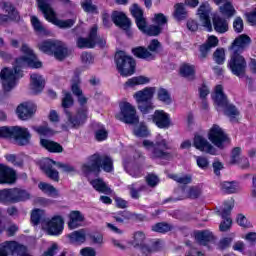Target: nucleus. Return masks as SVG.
I'll list each match as a JSON object with an SVG mask.
<instances>
[{
  "label": "nucleus",
  "mask_w": 256,
  "mask_h": 256,
  "mask_svg": "<svg viewBox=\"0 0 256 256\" xmlns=\"http://www.w3.org/2000/svg\"><path fill=\"white\" fill-rule=\"evenodd\" d=\"M197 165L203 170H207L210 166L209 159L206 156H197L196 157Z\"/></svg>",
  "instance_id": "obj_63"
},
{
  "label": "nucleus",
  "mask_w": 256,
  "mask_h": 256,
  "mask_svg": "<svg viewBox=\"0 0 256 256\" xmlns=\"http://www.w3.org/2000/svg\"><path fill=\"white\" fill-rule=\"evenodd\" d=\"M152 122L159 128V129H169L171 127V119L168 113L165 111H155L152 115Z\"/></svg>",
  "instance_id": "obj_22"
},
{
  "label": "nucleus",
  "mask_w": 256,
  "mask_h": 256,
  "mask_svg": "<svg viewBox=\"0 0 256 256\" xmlns=\"http://www.w3.org/2000/svg\"><path fill=\"white\" fill-rule=\"evenodd\" d=\"M251 41L252 39L251 37H249V35H239L238 37H236V39H234L232 45L230 46V49H235L236 51L241 52L246 49L248 45H250Z\"/></svg>",
  "instance_id": "obj_27"
},
{
  "label": "nucleus",
  "mask_w": 256,
  "mask_h": 256,
  "mask_svg": "<svg viewBox=\"0 0 256 256\" xmlns=\"http://www.w3.org/2000/svg\"><path fill=\"white\" fill-rule=\"evenodd\" d=\"M31 23L37 33H45L46 28L44 27V25H42V22L40 21V19H38L36 15L31 16Z\"/></svg>",
  "instance_id": "obj_56"
},
{
  "label": "nucleus",
  "mask_w": 256,
  "mask_h": 256,
  "mask_svg": "<svg viewBox=\"0 0 256 256\" xmlns=\"http://www.w3.org/2000/svg\"><path fill=\"white\" fill-rule=\"evenodd\" d=\"M31 221L35 226H38V224H46L47 216L44 210H41L40 208L33 210L31 213Z\"/></svg>",
  "instance_id": "obj_36"
},
{
  "label": "nucleus",
  "mask_w": 256,
  "mask_h": 256,
  "mask_svg": "<svg viewBox=\"0 0 256 256\" xmlns=\"http://www.w3.org/2000/svg\"><path fill=\"white\" fill-rule=\"evenodd\" d=\"M210 7L208 3H202L200 7H198V15L200 17V21H202V25L208 29V31H212V23L210 19Z\"/></svg>",
  "instance_id": "obj_23"
},
{
  "label": "nucleus",
  "mask_w": 256,
  "mask_h": 256,
  "mask_svg": "<svg viewBox=\"0 0 256 256\" xmlns=\"http://www.w3.org/2000/svg\"><path fill=\"white\" fill-rule=\"evenodd\" d=\"M32 129L38 135H43V137H50V135H54L53 129H50L48 125H41L40 127H32Z\"/></svg>",
  "instance_id": "obj_51"
},
{
  "label": "nucleus",
  "mask_w": 256,
  "mask_h": 256,
  "mask_svg": "<svg viewBox=\"0 0 256 256\" xmlns=\"http://www.w3.org/2000/svg\"><path fill=\"white\" fill-rule=\"evenodd\" d=\"M213 25L215 31H217L218 33H226V31H228L229 29V23L227 19H224L220 15H214Z\"/></svg>",
  "instance_id": "obj_33"
},
{
  "label": "nucleus",
  "mask_w": 256,
  "mask_h": 256,
  "mask_svg": "<svg viewBox=\"0 0 256 256\" xmlns=\"http://www.w3.org/2000/svg\"><path fill=\"white\" fill-rule=\"evenodd\" d=\"M145 240H146V234L144 232L142 231L134 232L130 244H132L134 248H139L142 252L143 242H145Z\"/></svg>",
  "instance_id": "obj_40"
},
{
  "label": "nucleus",
  "mask_w": 256,
  "mask_h": 256,
  "mask_svg": "<svg viewBox=\"0 0 256 256\" xmlns=\"http://www.w3.org/2000/svg\"><path fill=\"white\" fill-rule=\"evenodd\" d=\"M101 167L105 172H112L113 159L110 156H101V154L95 153L89 156L88 161L82 164V172L89 176L92 172L99 174Z\"/></svg>",
  "instance_id": "obj_2"
},
{
  "label": "nucleus",
  "mask_w": 256,
  "mask_h": 256,
  "mask_svg": "<svg viewBox=\"0 0 256 256\" xmlns=\"http://www.w3.org/2000/svg\"><path fill=\"white\" fill-rule=\"evenodd\" d=\"M161 31H163V27H158L157 25H150L147 27L146 21L144 33H147V35H159Z\"/></svg>",
  "instance_id": "obj_61"
},
{
  "label": "nucleus",
  "mask_w": 256,
  "mask_h": 256,
  "mask_svg": "<svg viewBox=\"0 0 256 256\" xmlns=\"http://www.w3.org/2000/svg\"><path fill=\"white\" fill-rule=\"evenodd\" d=\"M241 150V146H235L232 148L228 164L233 165L241 162Z\"/></svg>",
  "instance_id": "obj_45"
},
{
  "label": "nucleus",
  "mask_w": 256,
  "mask_h": 256,
  "mask_svg": "<svg viewBox=\"0 0 256 256\" xmlns=\"http://www.w3.org/2000/svg\"><path fill=\"white\" fill-rule=\"evenodd\" d=\"M39 49L44 53L55 54V41H43V43L39 44Z\"/></svg>",
  "instance_id": "obj_54"
},
{
  "label": "nucleus",
  "mask_w": 256,
  "mask_h": 256,
  "mask_svg": "<svg viewBox=\"0 0 256 256\" xmlns=\"http://www.w3.org/2000/svg\"><path fill=\"white\" fill-rule=\"evenodd\" d=\"M215 105H217V110L223 109L224 115L228 117L231 123H238L239 117L241 115L239 109L235 105L228 103V99L223 91L222 85H216L215 93L212 96Z\"/></svg>",
  "instance_id": "obj_3"
},
{
  "label": "nucleus",
  "mask_w": 256,
  "mask_h": 256,
  "mask_svg": "<svg viewBox=\"0 0 256 256\" xmlns=\"http://www.w3.org/2000/svg\"><path fill=\"white\" fill-rule=\"evenodd\" d=\"M235 206V200L231 198L230 200H227L225 202V207L222 210V212H218V214H221L222 218H230L231 211L233 210Z\"/></svg>",
  "instance_id": "obj_47"
},
{
  "label": "nucleus",
  "mask_w": 256,
  "mask_h": 256,
  "mask_svg": "<svg viewBox=\"0 0 256 256\" xmlns=\"http://www.w3.org/2000/svg\"><path fill=\"white\" fill-rule=\"evenodd\" d=\"M146 182L148 186L155 188V186H157V184L159 183V178L156 174H148L146 176Z\"/></svg>",
  "instance_id": "obj_64"
},
{
  "label": "nucleus",
  "mask_w": 256,
  "mask_h": 256,
  "mask_svg": "<svg viewBox=\"0 0 256 256\" xmlns=\"http://www.w3.org/2000/svg\"><path fill=\"white\" fill-rule=\"evenodd\" d=\"M208 139L214 145V148L218 147L224 149L227 143H230L228 134L219 125H213L208 132Z\"/></svg>",
  "instance_id": "obj_14"
},
{
  "label": "nucleus",
  "mask_w": 256,
  "mask_h": 256,
  "mask_svg": "<svg viewBox=\"0 0 256 256\" xmlns=\"http://www.w3.org/2000/svg\"><path fill=\"white\" fill-rule=\"evenodd\" d=\"M213 57H214V61L218 65H222L225 61V49L223 48L216 49V51H214Z\"/></svg>",
  "instance_id": "obj_57"
},
{
  "label": "nucleus",
  "mask_w": 256,
  "mask_h": 256,
  "mask_svg": "<svg viewBox=\"0 0 256 256\" xmlns=\"http://www.w3.org/2000/svg\"><path fill=\"white\" fill-rule=\"evenodd\" d=\"M111 19L115 25L121 27V29H124L127 33H129L131 20L129 17H127L126 13H123V11H113Z\"/></svg>",
  "instance_id": "obj_21"
},
{
  "label": "nucleus",
  "mask_w": 256,
  "mask_h": 256,
  "mask_svg": "<svg viewBox=\"0 0 256 256\" xmlns=\"http://www.w3.org/2000/svg\"><path fill=\"white\" fill-rule=\"evenodd\" d=\"M150 79L149 77H145L144 75H139L138 77H132L131 79H128L124 83V89H129L136 87L137 85H145L146 83H149Z\"/></svg>",
  "instance_id": "obj_34"
},
{
  "label": "nucleus",
  "mask_w": 256,
  "mask_h": 256,
  "mask_svg": "<svg viewBox=\"0 0 256 256\" xmlns=\"http://www.w3.org/2000/svg\"><path fill=\"white\" fill-rule=\"evenodd\" d=\"M220 11L223 15H225V17H233V15H235L236 11H235V7H233V4L231 2H229V0H227L224 5L220 6Z\"/></svg>",
  "instance_id": "obj_46"
},
{
  "label": "nucleus",
  "mask_w": 256,
  "mask_h": 256,
  "mask_svg": "<svg viewBox=\"0 0 256 256\" xmlns=\"http://www.w3.org/2000/svg\"><path fill=\"white\" fill-rule=\"evenodd\" d=\"M157 97L159 101L165 103L166 105H170L172 103L171 95L167 89H158Z\"/></svg>",
  "instance_id": "obj_49"
},
{
  "label": "nucleus",
  "mask_w": 256,
  "mask_h": 256,
  "mask_svg": "<svg viewBox=\"0 0 256 256\" xmlns=\"http://www.w3.org/2000/svg\"><path fill=\"white\" fill-rule=\"evenodd\" d=\"M5 157H6V160H8V162H12L14 166L23 167V164H24L23 158H18L16 154H6Z\"/></svg>",
  "instance_id": "obj_60"
},
{
  "label": "nucleus",
  "mask_w": 256,
  "mask_h": 256,
  "mask_svg": "<svg viewBox=\"0 0 256 256\" xmlns=\"http://www.w3.org/2000/svg\"><path fill=\"white\" fill-rule=\"evenodd\" d=\"M233 50L228 67L233 75L237 77H245L247 71V61L243 55H240L239 51Z\"/></svg>",
  "instance_id": "obj_12"
},
{
  "label": "nucleus",
  "mask_w": 256,
  "mask_h": 256,
  "mask_svg": "<svg viewBox=\"0 0 256 256\" xmlns=\"http://www.w3.org/2000/svg\"><path fill=\"white\" fill-rule=\"evenodd\" d=\"M194 238L201 246H207L209 242L214 240V236L210 230H200L194 233Z\"/></svg>",
  "instance_id": "obj_29"
},
{
  "label": "nucleus",
  "mask_w": 256,
  "mask_h": 256,
  "mask_svg": "<svg viewBox=\"0 0 256 256\" xmlns=\"http://www.w3.org/2000/svg\"><path fill=\"white\" fill-rule=\"evenodd\" d=\"M142 145L146 150H150L152 158H170L171 146L167 140V138H163L161 134H158L155 140H149V138H145L142 142Z\"/></svg>",
  "instance_id": "obj_4"
},
{
  "label": "nucleus",
  "mask_w": 256,
  "mask_h": 256,
  "mask_svg": "<svg viewBox=\"0 0 256 256\" xmlns=\"http://www.w3.org/2000/svg\"><path fill=\"white\" fill-rule=\"evenodd\" d=\"M134 135H136V137H149L150 132L146 125L141 124L134 129Z\"/></svg>",
  "instance_id": "obj_58"
},
{
  "label": "nucleus",
  "mask_w": 256,
  "mask_h": 256,
  "mask_svg": "<svg viewBox=\"0 0 256 256\" xmlns=\"http://www.w3.org/2000/svg\"><path fill=\"white\" fill-rule=\"evenodd\" d=\"M174 7V17L177 19V21H182L188 17V11L184 3H176Z\"/></svg>",
  "instance_id": "obj_41"
},
{
  "label": "nucleus",
  "mask_w": 256,
  "mask_h": 256,
  "mask_svg": "<svg viewBox=\"0 0 256 256\" xmlns=\"http://www.w3.org/2000/svg\"><path fill=\"white\" fill-rule=\"evenodd\" d=\"M46 81L42 75L32 73L30 87L31 91L35 94L41 93L45 89Z\"/></svg>",
  "instance_id": "obj_25"
},
{
  "label": "nucleus",
  "mask_w": 256,
  "mask_h": 256,
  "mask_svg": "<svg viewBox=\"0 0 256 256\" xmlns=\"http://www.w3.org/2000/svg\"><path fill=\"white\" fill-rule=\"evenodd\" d=\"M21 51L24 53V56L16 59L14 68L9 69V67H4L0 73L4 91L9 92L16 87L17 80L20 79V77H23L21 67H26L27 65L28 67H33L35 69H40L42 67L41 61H38L33 49H30L27 43L22 44Z\"/></svg>",
  "instance_id": "obj_1"
},
{
  "label": "nucleus",
  "mask_w": 256,
  "mask_h": 256,
  "mask_svg": "<svg viewBox=\"0 0 256 256\" xmlns=\"http://www.w3.org/2000/svg\"><path fill=\"white\" fill-rule=\"evenodd\" d=\"M193 146L198 148V150H202V152L217 154V148H215V146H213L205 136H201V134H196V136H194Z\"/></svg>",
  "instance_id": "obj_19"
},
{
  "label": "nucleus",
  "mask_w": 256,
  "mask_h": 256,
  "mask_svg": "<svg viewBox=\"0 0 256 256\" xmlns=\"http://www.w3.org/2000/svg\"><path fill=\"white\" fill-rule=\"evenodd\" d=\"M156 93V87H146L142 89V91H137L134 93V99H136L138 104V109L144 115L153 111L154 105L152 103V99Z\"/></svg>",
  "instance_id": "obj_7"
},
{
  "label": "nucleus",
  "mask_w": 256,
  "mask_h": 256,
  "mask_svg": "<svg viewBox=\"0 0 256 256\" xmlns=\"http://www.w3.org/2000/svg\"><path fill=\"white\" fill-rule=\"evenodd\" d=\"M68 238L72 244H83L86 242V230H75L68 235Z\"/></svg>",
  "instance_id": "obj_37"
},
{
  "label": "nucleus",
  "mask_w": 256,
  "mask_h": 256,
  "mask_svg": "<svg viewBox=\"0 0 256 256\" xmlns=\"http://www.w3.org/2000/svg\"><path fill=\"white\" fill-rule=\"evenodd\" d=\"M4 9L8 13V19H12V20L19 19V17H20L19 11H17V9L14 7L13 3L5 2Z\"/></svg>",
  "instance_id": "obj_44"
},
{
  "label": "nucleus",
  "mask_w": 256,
  "mask_h": 256,
  "mask_svg": "<svg viewBox=\"0 0 256 256\" xmlns=\"http://www.w3.org/2000/svg\"><path fill=\"white\" fill-rule=\"evenodd\" d=\"M113 218L116 220V222H119L121 224H123L125 220H132L133 218H135L136 220H143V216H141V214H133L128 210H123L121 212H118V214H114Z\"/></svg>",
  "instance_id": "obj_31"
},
{
  "label": "nucleus",
  "mask_w": 256,
  "mask_h": 256,
  "mask_svg": "<svg viewBox=\"0 0 256 256\" xmlns=\"http://www.w3.org/2000/svg\"><path fill=\"white\" fill-rule=\"evenodd\" d=\"M120 113L116 115V118L128 125H135L139 123V117L137 115L136 108L131 103H120Z\"/></svg>",
  "instance_id": "obj_13"
},
{
  "label": "nucleus",
  "mask_w": 256,
  "mask_h": 256,
  "mask_svg": "<svg viewBox=\"0 0 256 256\" xmlns=\"http://www.w3.org/2000/svg\"><path fill=\"white\" fill-rule=\"evenodd\" d=\"M62 3H71L70 0H60ZM37 4L39 9L44 14V17L48 20L54 23V25H57L61 29H68L69 27H72L75 23L74 19H59L57 17V13L55 9H53L51 3H49V0H37Z\"/></svg>",
  "instance_id": "obj_5"
},
{
  "label": "nucleus",
  "mask_w": 256,
  "mask_h": 256,
  "mask_svg": "<svg viewBox=\"0 0 256 256\" xmlns=\"http://www.w3.org/2000/svg\"><path fill=\"white\" fill-rule=\"evenodd\" d=\"M115 62L117 70L122 77H130L134 75L136 69V61L130 57L125 51H118L115 54Z\"/></svg>",
  "instance_id": "obj_9"
},
{
  "label": "nucleus",
  "mask_w": 256,
  "mask_h": 256,
  "mask_svg": "<svg viewBox=\"0 0 256 256\" xmlns=\"http://www.w3.org/2000/svg\"><path fill=\"white\" fill-rule=\"evenodd\" d=\"M202 194V188L200 186H189L186 190L187 198L196 199Z\"/></svg>",
  "instance_id": "obj_52"
},
{
  "label": "nucleus",
  "mask_w": 256,
  "mask_h": 256,
  "mask_svg": "<svg viewBox=\"0 0 256 256\" xmlns=\"http://www.w3.org/2000/svg\"><path fill=\"white\" fill-rule=\"evenodd\" d=\"M145 186H141L140 188H136V184H129L128 190H130V196L132 198L138 200L140 198L141 190H144Z\"/></svg>",
  "instance_id": "obj_59"
},
{
  "label": "nucleus",
  "mask_w": 256,
  "mask_h": 256,
  "mask_svg": "<svg viewBox=\"0 0 256 256\" xmlns=\"http://www.w3.org/2000/svg\"><path fill=\"white\" fill-rule=\"evenodd\" d=\"M40 145L41 147L46 148L49 152H63L64 150L62 144L55 142V140H49V138H41Z\"/></svg>",
  "instance_id": "obj_30"
},
{
  "label": "nucleus",
  "mask_w": 256,
  "mask_h": 256,
  "mask_svg": "<svg viewBox=\"0 0 256 256\" xmlns=\"http://www.w3.org/2000/svg\"><path fill=\"white\" fill-rule=\"evenodd\" d=\"M124 169L133 178H138L139 176L142 175V172H143L142 166L140 164H136L135 162H133L129 158H126L124 160Z\"/></svg>",
  "instance_id": "obj_26"
},
{
  "label": "nucleus",
  "mask_w": 256,
  "mask_h": 256,
  "mask_svg": "<svg viewBox=\"0 0 256 256\" xmlns=\"http://www.w3.org/2000/svg\"><path fill=\"white\" fill-rule=\"evenodd\" d=\"M68 226L71 230H75L80 226V222H84L85 218L79 210H73L69 215Z\"/></svg>",
  "instance_id": "obj_32"
},
{
  "label": "nucleus",
  "mask_w": 256,
  "mask_h": 256,
  "mask_svg": "<svg viewBox=\"0 0 256 256\" xmlns=\"http://www.w3.org/2000/svg\"><path fill=\"white\" fill-rule=\"evenodd\" d=\"M180 75L182 77H185L189 81H194V79L196 77L194 65H189L188 63H185V64L181 65Z\"/></svg>",
  "instance_id": "obj_38"
},
{
  "label": "nucleus",
  "mask_w": 256,
  "mask_h": 256,
  "mask_svg": "<svg viewBox=\"0 0 256 256\" xmlns=\"http://www.w3.org/2000/svg\"><path fill=\"white\" fill-rule=\"evenodd\" d=\"M74 105V99L71 93H65V96L62 99V107L65 110V115H67V111H69V107Z\"/></svg>",
  "instance_id": "obj_55"
},
{
  "label": "nucleus",
  "mask_w": 256,
  "mask_h": 256,
  "mask_svg": "<svg viewBox=\"0 0 256 256\" xmlns=\"http://www.w3.org/2000/svg\"><path fill=\"white\" fill-rule=\"evenodd\" d=\"M27 248L18 242H9V254H17L18 256H27Z\"/></svg>",
  "instance_id": "obj_42"
},
{
  "label": "nucleus",
  "mask_w": 256,
  "mask_h": 256,
  "mask_svg": "<svg viewBox=\"0 0 256 256\" xmlns=\"http://www.w3.org/2000/svg\"><path fill=\"white\" fill-rule=\"evenodd\" d=\"M169 178H172L179 184H190L192 182V176L189 174L181 175V174H168Z\"/></svg>",
  "instance_id": "obj_48"
},
{
  "label": "nucleus",
  "mask_w": 256,
  "mask_h": 256,
  "mask_svg": "<svg viewBox=\"0 0 256 256\" xmlns=\"http://www.w3.org/2000/svg\"><path fill=\"white\" fill-rule=\"evenodd\" d=\"M38 187L42 192L48 193V194H56L58 196L59 192L55 186L52 184H48L47 182H39Z\"/></svg>",
  "instance_id": "obj_53"
},
{
  "label": "nucleus",
  "mask_w": 256,
  "mask_h": 256,
  "mask_svg": "<svg viewBox=\"0 0 256 256\" xmlns=\"http://www.w3.org/2000/svg\"><path fill=\"white\" fill-rule=\"evenodd\" d=\"M153 21L157 23L158 27H162V25H165V23H167L168 19L164 13H155Z\"/></svg>",
  "instance_id": "obj_62"
},
{
  "label": "nucleus",
  "mask_w": 256,
  "mask_h": 256,
  "mask_svg": "<svg viewBox=\"0 0 256 256\" xmlns=\"http://www.w3.org/2000/svg\"><path fill=\"white\" fill-rule=\"evenodd\" d=\"M0 137H4V139L12 137L19 147H25V145H30L32 134L25 127H1Z\"/></svg>",
  "instance_id": "obj_6"
},
{
  "label": "nucleus",
  "mask_w": 256,
  "mask_h": 256,
  "mask_svg": "<svg viewBox=\"0 0 256 256\" xmlns=\"http://www.w3.org/2000/svg\"><path fill=\"white\" fill-rule=\"evenodd\" d=\"M133 17L136 19V23L141 31L145 33L146 19L144 17V11L139 7L138 3H134L130 8Z\"/></svg>",
  "instance_id": "obj_24"
},
{
  "label": "nucleus",
  "mask_w": 256,
  "mask_h": 256,
  "mask_svg": "<svg viewBox=\"0 0 256 256\" xmlns=\"http://www.w3.org/2000/svg\"><path fill=\"white\" fill-rule=\"evenodd\" d=\"M80 83H81V79L79 78V75H74L72 79L71 89H72V93L76 95V97L78 98V101L80 99V93H81Z\"/></svg>",
  "instance_id": "obj_50"
},
{
  "label": "nucleus",
  "mask_w": 256,
  "mask_h": 256,
  "mask_svg": "<svg viewBox=\"0 0 256 256\" xmlns=\"http://www.w3.org/2000/svg\"><path fill=\"white\" fill-rule=\"evenodd\" d=\"M221 189L223 190V192H226V194H237V192L241 190L239 183L235 180H226L224 182H221Z\"/></svg>",
  "instance_id": "obj_35"
},
{
  "label": "nucleus",
  "mask_w": 256,
  "mask_h": 256,
  "mask_svg": "<svg viewBox=\"0 0 256 256\" xmlns=\"http://www.w3.org/2000/svg\"><path fill=\"white\" fill-rule=\"evenodd\" d=\"M87 113L88 111L86 107L78 109L75 115H73L71 111H66V118L69 127H72V129H79V127H82V125L87 121Z\"/></svg>",
  "instance_id": "obj_16"
},
{
  "label": "nucleus",
  "mask_w": 256,
  "mask_h": 256,
  "mask_svg": "<svg viewBox=\"0 0 256 256\" xmlns=\"http://www.w3.org/2000/svg\"><path fill=\"white\" fill-rule=\"evenodd\" d=\"M54 165L58 166V168H62L63 172H75V167L71 164L57 162L51 158H45L41 163V169L45 172L48 178H51L55 182H59V171L54 168Z\"/></svg>",
  "instance_id": "obj_10"
},
{
  "label": "nucleus",
  "mask_w": 256,
  "mask_h": 256,
  "mask_svg": "<svg viewBox=\"0 0 256 256\" xmlns=\"http://www.w3.org/2000/svg\"><path fill=\"white\" fill-rule=\"evenodd\" d=\"M161 47L160 41L158 39H152L148 47H133L132 53L139 59H154L156 51Z\"/></svg>",
  "instance_id": "obj_15"
},
{
  "label": "nucleus",
  "mask_w": 256,
  "mask_h": 256,
  "mask_svg": "<svg viewBox=\"0 0 256 256\" xmlns=\"http://www.w3.org/2000/svg\"><path fill=\"white\" fill-rule=\"evenodd\" d=\"M16 180V170L7 164L0 163V184H13Z\"/></svg>",
  "instance_id": "obj_18"
},
{
  "label": "nucleus",
  "mask_w": 256,
  "mask_h": 256,
  "mask_svg": "<svg viewBox=\"0 0 256 256\" xmlns=\"http://www.w3.org/2000/svg\"><path fill=\"white\" fill-rule=\"evenodd\" d=\"M91 184L98 192H102L104 194H111L112 192L111 188L104 180H102V178H95L94 180H91Z\"/></svg>",
  "instance_id": "obj_39"
},
{
  "label": "nucleus",
  "mask_w": 256,
  "mask_h": 256,
  "mask_svg": "<svg viewBox=\"0 0 256 256\" xmlns=\"http://www.w3.org/2000/svg\"><path fill=\"white\" fill-rule=\"evenodd\" d=\"M37 107L34 103H21L18 105L16 109V113L22 121H27L33 117L34 113H36Z\"/></svg>",
  "instance_id": "obj_20"
},
{
  "label": "nucleus",
  "mask_w": 256,
  "mask_h": 256,
  "mask_svg": "<svg viewBox=\"0 0 256 256\" xmlns=\"http://www.w3.org/2000/svg\"><path fill=\"white\" fill-rule=\"evenodd\" d=\"M97 29V25H93L88 37H78L77 46L80 49H83L84 47L93 48L95 45H99V47H105L106 39L101 37V35H97Z\"/></svg>",
  "instance_id": "obj_11"
},
{
  "label": "nucleus",
  "mask_w": 256,
  "mask_h": 256,
  "mask_svg": "<svg viewBox=\"0 0 256 256\" xmlns=\"http://www.w3.org/2000/svg\"><path fill=\"white\" fill-rule=\"evenodd\" d=\"M152 230L153 232H159L160 234H167V232L174 230V226L168 222H158L152 226Z\"/></svg>",
  "instance_id": "obj_43"
},
{
  "label": "nucleus",
  "mask_w": 256,
  "mask_h": 256,
  "mask_svg": "<svg viewBox=\"0 0 256 256\" xmlns=\"http://www.w3.org/2000/svg\"><path fill=\"white\" fill-rule=\"evenodd\" d=\"M31 198L30 192L22 188H3L0 190V202L2 204H15Z\"/></svg>",
  "instance_id": "obj_8"
},
{
  "label": "nucleus",
  "mask_w": 256,
  "mask_h": 256,
  "mask_svg": "<svg viewBox=\"0 0 256 256\" xmlns=\"http://www.w3.org/2000/svg\"><path fill=\"white\" fill-rule=\"evenodd\" d=\"M47 232L51 236H59L64 229V218L62 216H54L51 220L46 218Z\"/></svg>",
  "instance_id": "obj_17"
},
{
  "label": "nucleus",
  "mask_w": 256,
  "mask_h": 256,
  "mask_svg": "<svg viewBox=\"0 0 256 256\" xmlns=\"http://www.w3.org/2000/svg\"><path fill=\"white\" fill-rule=\"evenodd\" d=\"M69 51L68 47L63 41H54V57L58 59V61H63L68 57Z\"/></svg>",
  "instance_id": "obj_28"
}]
</instances>
